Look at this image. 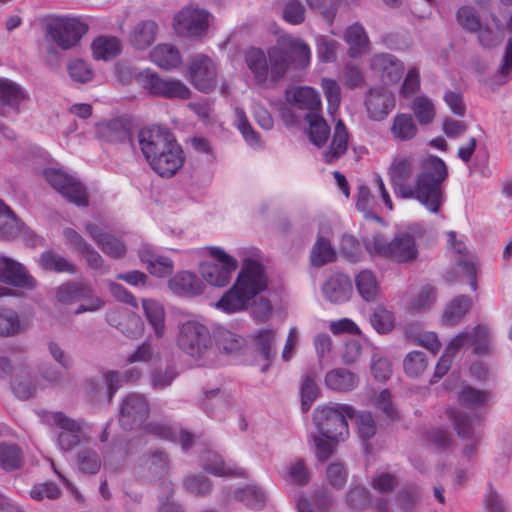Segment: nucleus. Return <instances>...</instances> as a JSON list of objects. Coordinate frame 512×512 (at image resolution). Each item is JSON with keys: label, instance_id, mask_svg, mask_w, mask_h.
Instances as JSON below:
<instances>
[{"label": "nucleus", "instance_id": "obj_54", "mask_svg": "<svg viewBox=\"0 0 512 512\" xmlns=\"http://www.w3.org/2000/svg\"><path fill=\"white\" fill-rule=\"evenodd\" d=\"M83 283L65 282L54 290V299L60 305H71L79 298Z\"/></svg>", "mask_w": 512, "mask_h": 512}, {"label": "nucleus", "instance_id": "obj_22", "mask_svg": "<svg viewBox=\"0 0 512 512\" xmlns=\"http://www.w3.org/2000/svg\"><path fill=\"white\" fill-rule=\"evenodd\" d=\"M447 415L458 436L463 440L480 436L481 423L477 413L468 414L457 408H450L447 410Z\"/></svg>", "mask_w": 512, "mask_h": 512}, {"label": "nucleus", "instance_id": "obj_10", "mask_svg": "<svg viewBox=\"0 0 512 512\" xmlns=\"http://www.w3.org/2000/svg\"><path fill=\"white\" fill-rule=\"evenodd\" d=\"M209 19L208 11L197 5L188 4L174 16L173 26L181 35L202 37L208 31Z\"/></svg>", "mask_w": 512, "mask_h": 512}, {"label": "nucleus", "instance_id": "obj_2", "mask_svg": "<svg viewBox=\"0 0 512 512\" xmlns=\"http://www.w3.org/2000/svg\"><path fill=\"white\" fill-rule=\"evenodd\" d=\"M311 48L301 37L280 35L266 51L250 47L244 52V62L253 82L260 88L270 89L293 68L306 69L311 62Z\"/></svg>", "mask_w": 512, "mask_h": 512}, {"label": "nucleus", "instance_id": "obj_33", "mask_svg": "<svg viewBox=\"0 0 512 512\" xmlns=\"http://www.w3.org/2000/svg\"><path fill=\"white\" fill-rule=\"evenodd\" d=\"M158 33V25L153 20L138 22L130 32L129 42L139 50L148 48L155 41Z\"/></svg>", "mask_w": 512, "mask_h": 512}, {"label": "nucleus", "instance_id": "obj_60", "mask_svg": "<svg viewBox=\"0 0 512 512\" xmlns=\"http://www.w3.org/2000/svg\"><path fill=\"white\" fill-rule=\"evenodd\" d=\"M321 87L328 101V113L330 115H335L341 102L340 87L334 79H323Z\"/></svg>", "mask_w": 512, "mask_h": 512}, {"label": "nucleus", "instance_id": "obj_41", "mask_svg": "<svg viewBox=\"0 0 512 512\" xmlns=\"http://www.w3.org/2000/svg\"><path fill=\"white\" fill-rule=\"evenodd\" d=\"M92 54L94 59L108 61L116 57L120 51V42L116 37L100 36L96 38L92 45Z\"/></svg>", "mask_w": 512, "mask_h": 512}, {"label": "nucleus", "instance_id": "obj_6", "mask_svg": "<svg viewBox=\"0 0 512 512\" xmlns=\"http://www.w3.org/2000/svg\"><path fill=\"white\" fill-rule=\"evenodd\" d=\"M88 25L80 17H52L45 25V41L62 50L76 47Z\"/></svg>", "mask_w": 512, "mask_h": 512}, {"label": "nucleus", "instance_id": "obj_51", "mask_svg": "<svg viewBox=\"0 0 512 512\" xmlns=\"http://www.w3.org/2000/svg\"><path fill=\"white\" fill-rule=\"evenodd\" d=\"M428 366V359L424 352L412 351L408 353L403 360V368L409 377L420 376Z\"/></svg>", "mask_w": 512, "mask_h": 512}, {"label": "nucleus", "instance_id": "obj_16", "mask_svg": "<svg viewBox=\"0 0 512 512\" xmlns=\"http://www.w3.org/2000/svg\"><path fill=\"white\" fill-rule=\"evenodd\" d=\"M365 107L371 120L381 121L394 109L395 99L384 89L372 88L366 92Z\"/></svg>", "mask_w": 512, "mask_h": 512}, {"label": "nucleus", "instance_id": "obj_28", "mask_svg": "<svg viewBox=\"0 0 512 512\" xmlns=\"http://www.w3.org/2000/svg\"><path fill=\"white\" fill-rule=\"evenodd\" d=\"M139 258L146 265L148 272L159 278L169 276L173 269V261L165 256L158 255L148 246H143L138 252Z\"/></svg>", "mask_w": 512, "mask_h": 512}, {"label": "nucleus", "instance_id": "obj_29", "mask_svg": "<svg viewBox=\"0 0 512 512\" xmlns=\"http://www.w3.org/2000/svg\"><path fill=\"white\" fill-rule=\"evenodd\" d=\"M253 347L259 353L266 363L261 367L264 372L269 367L271 358L275 355L276 332L273 329L262 328L251 335Z\"/></svg>", "mask_w": 512, "mask_h": 512}, {"label": "nucleus", "instance_id": "obj_14", "mask_svg": "<svg viewBox=\"0 0 512 512\" xmlns=\"http://www.w3.org/2000/svg\"><path fill=\"white\" fill-rule=\"evenodd\" d=\"M489 332V327L483 324H477L471 332L460 331L450 339L445 352L454 356L463 346L470 343L473 346L474 353L478 355L487 354L490 350L487 340Z\"/></svg>", "mask_w": 512, "mask_h": 512}, {"label": "nucleus", "instance_id": "obj_45", "mask_svg": "<svg viewBox=\"0 0 512 512\" xmlns=\"http://www.w3.org/2000/svg\"><path fill=\"white\" fill-rule=\"evenodd\" d=\"M278 472L287 482L300 486L307 484L310 479L305 463L301 459L289 462L279 469Z\"/></svg>", "mask_w": 512, "mask_h": 512}, {"label": "nucleus", "instance_id": "obj_20", "mask_svg": "<svg viewBox=\"0 0 512 512\" xmlns=\"http://www.w3.org/2000/svg\"><path fill=\"white\" fill-rule=\"evenodd\" d=\"M27 99V93L16 82L0 78V117L18 112L19 106Z\"/></svg>", "mask_w": 512, "mask_h": 512}, {"label": "nucleus", "instance_id": "obj_32", "mask_svg": "<svg viewBox=\"0 0 512 512\" xmlns=\"http://www.w3.org/2000/svg\"><path fill=\"white\" fill-rule=\"evenodd\" d=\"M287 101L300 109L316 112L321 106L319 93L308 86L296 87L287 92Z\"/></svg>", "mask_w": 512, "mask_h": 512}, {"label": "nucleus", "instance_id": "obj_34", "mask_svg": "<svg viewBox=\"0 0 512 512\" xmlns=\"http://www.w3.org/2000/svg\"><path fill=\"white\" fill-rule=\"evenodd\" d=\"M356 289L360 297L373 302L379 299L381 294L380 281L371 270H362L354 278Z\"/></svg>", "mask_w": 512, "mask_h": 512}, {"label": "nucleus", "instance_id": "obj_48", "mask_svg": "<svg viewBox=\"0 0 512 512\" xmlns=\"http://www.w3.org/2000/svg\"><path fill=\"white\" fill-rule=\"evenodd\" d=\"M67 70L70 78L78 83H87L93 80L94 70L91 65L80 58H74L68 61Z\"/></svg>", "mask_w": 512, "mask_h": 512}, {"label": "nucleus", "instance_id": "obj_8", "mask_svg": "<svg viewBox=\"0 0 512 512\" xmlns=\"http://www.w3.org/2000/svg\"><path fill=\"white\" fill-rule=\"evenodd\" d=\"M207 252L215 262L207 261L201 265L202 277L215 287L226 286L238 267V261L221 247H208Z\"/></svg>", "mask_w": 512, "mask_h": 512}, {"label": "nucleus", "instance_id": "obj_62", "mask_svg": "<svg viewBox=\"0 0 512 512\" xmlns=\"http://www.w3.org/2000/svg\"><path fill=\"white\" fill-rule=\"evenodd\" d=\"M317 55L321 62H334L337 58V41L326 36H319L316 40Z\"/></svg>", "mask_w": 512, "mask_h": 512}, {"label": "nucleus", "instance_id": "obj_31", "mask_svg": "<svg viewBox=\"0 0 512 512\" xmlns=\"http://www.w3.org/2000/svg\"><path fill=\"white\" fill-rule=\"evenodd\" d=\"M325 385L336 392H350L359 385V377L345 368H335L325 375Z\"/></svg>", "mask_w": 512, "mask_h": 512}, {"label": "nucleus", "instance_id": "obj_19", "mask_svg": "<svg viewBox=\"0 0 512 512\" xmlns=\"http://www.w3.org/2000/svg\"><path fill=\"white\" fill-rule=\"evenodd\" d=\"M0 278L4 283L16 287L33 289L36 286L35 279L29 275L27 269L8 257L0 258Z\"/></svg>", "mask_w": 512, "mask_h": 512}, {"label": "nucleus", "instance_id": "obj_26", "mask_svg": "<svg viewBox=\"0 0 512 512\" xmlns=\"http://www.w3.org/2000/svg\"><path fill=\"white\" fill-rule=\"evenodd\" d=\"M54 422L62 431L58 434V444L65 451L72 450L80 443L81 425L61 412L54 415Z\"/></svg>", "mask_w": 512, "mask_h": 512}, {"label": "nucleus", "instance_id": "obj_1", "mask_svg": "<svg viewBox=\"0 0 512 512\" xmlns=\"http://www.w3.org/2000/svg\"><path fill=\"white\" fill-rule=\"evenodd\" d=\"M388 176L397 197L414 199L432 214L441 211V184L448 176L442 159L428 156L418 163L411 156L399 155L393 158Z\"/></svg>", "mask_w": 512, "mask_h": 512}, {"label": "nucleus", "instance_id": "obj_56", "mask_svg": "<svg viewBox=\"0 0 512 512\" xmlns=\"http://www.w3.org/2000/svg\"><path fill=\"white\" fill-rule=\"evenodd\" d=\"M436 301V290L431 285L423 286L410 302V310L422 312L430 309Z\"/></svg>", "mask_w": 512, "mask_h": 512}, {"label": "nucleus", "instance_id": "obj_64", "mask_svg": "<svg viewBox=\"0 0 512 512\" xmlns=\"http://www.w3.org/2000/svg\"><path fill=\"white\" fill-rule=\"evenodd\" d=\"M483 509L485 512H506V503L493 486H488L484 493Z\"/></svg>", "mask_w": 512, "mask_h": 512}, {"label": "nucleus", "instance_id": "obj_55", "mask_svg": "<svg viewBox=\"0 0 512 512\" xmlns=\"http://www.w3.org/2000/svg\"><path fill=\"white\" fill-rule=\"evenodd\" d=\"M336 253L330 243L324 238H318L311 251V262L321 267L335 259Z\"/></svg>", "mask_w": 512, "mask_h": 512}, {"label": "nucleus", "instance_id": "obj_44", "mask_svg": "<svg viewBox=\"0 0 512 512\" xmlns=\"http://www.w3.org/2000/svg\"><path fill=\"white\" fill-rule=\"evenodd\" d=\"M22 231L19 223L11 209L0 200V238L12 239Z\"/></svg>", "mask_w": 512, "mask_h": 512}, {"label": "nucleus", "instance_id": "obj_59", "mask_svg": "<svg viewBox=\"0 0 512 512\" xmlns=\"http://www.w3.org/2000/svg\"><path fill=\"white\" fill-rule=\"evenodd\" d=\"M411 109L421 124H428L435 117L434 105L432 101L426 96L416 97L413 101Z\"/></svg>", "mask_w": 512, "mask_h": 512}, {"label": "nucleus", "instance_id": "obj_46", "mask_svg": "<svg viewBox=\"0 0 512 512\" xmlns=\"http://www.w3.org/2000/svg\"><path fill=\"white\" fill-rule=\"evenodd\" d=\"M488 392L473 387H464L458 393V403L462 409L476 410L488 401Z\"/></svg>", "mask_w": 512, "mask_h": 512}, {"label": "nucleus", "instance_id": "obj_3", "mask_svg": "<svg viewBox=\"0 0 512 512\" xmlns=\"http://www.w3.org/2000/svg\"><path fill=\"white\" fill-rule=\"evenodd\" d=\"M267 286L268 279L263 265L254 259H245L234 284L214 306L225 313L245 310L250 301L265 291Z\"/></svg>", "mask_w": 512, "mask_h": 512}, {"label": "nucleus", "instance_id": "obj_11", "mask_svg": "<svg viewBox=\"0 0 512 512\" xmlns=\"http://www.w3.org/2000/svg\"><path fill=\"white\" fill-rule=\"evenodd\" d=\"M186 77L197 90L204 93L212 92L218 83V73L214 62L203 54L196 55L189 61Z\"/></svg>", "mask_w": 512, "mask_h": 512}, {"label": "nucleus", "instance_id": "obj_7", "mask_svg": "<svg viewBox=\"0 0 512 512\" xmlns=\"http://www.w3.org/2000/svg\"><path fill=\"white\" fill-rule=\"evenodd\" d=\"M136 77L138 84L152 95L180 100L191 97L190 88L180 79L161 78L151 70L142 71Z\"/></svg>", "mask_w": 512, "mask_h": 512}, {"label": "nucleus", "instance_id": "obj_9", "mask_svg": "<svg viewBox=\"0 0 512 512\" xmlns=\"http://www.w3.org/2000/svg\"><path fill=\"white\" fill-rule=\"evenodd\" d=\"M43 175L51 187L67 202L78 207L88 206L89 199L86 188L76 177L56 168L45 169Z\"/></svg>", "mask_w": 512, "mask_h": 512}, {"label": "nucleus", "instance_id": "obj_35", "mask_svg": "<svg viewBox=\"0 0 512 512\" xmlns=\"http://www.w3.org/2000/svg\"><path fill=\"white\" fill-rule=\"evenodd\" d=\"M149 56L155 65L164 70L175 69L182 62L179 50L171 44H158L151 50Z\"/></svg>", "mask_w": 512, "mask_h": 512}, {"label": "nucleus", "instance_id": "obj_27", "mask_svg": "<svg viewBox=\"0 0 512 512\" xmlns=\"http://www.w3.org/2000/svg\"><path fill=\"white\" fill-rule=\"evenodd\" d=\"M169 289L179 296H196L204 291V284L193 273L181 271L168 281Z\"/></svg>", "mask_w": 512, "mask_h": 512}, {"label": "nucleus", "instance_id": "obj_24", "mask_svg": "<svg viewBox=\"0 0 512 512\" xmlns=\"http://www.w3.org/2000/svg\"><path fill=\"white\" fill-rule=\"evenodd\" d=\"M418 254L415 239L409 233L397 234L391 240L388 259L397 263H409L417 260Z\"/></svg>", "mask_w": 512, "mask_h": 512}, {"label": "nucleus", "instance_id": "obj_57", "mask_svg": "<svg viewBox=\"0 0 512 512\" xmlns=\"http://www.w3.org/2000/svg\"><path fill=\"white\" fill-rule=\"evenodd\" d=\"M456 19L458 24L467 31L475 32L481 28L480 16L472 6L465 5L459 8Z\"/></svg>", "mask_w": 512, "mask_h": 512}, {"label": "nucleus", "instance_id": "obj_15", "mask_svg": "<svg viewBox=\"0 0 512 512\" xmlns=\"http://www.w3.org/2000/svg\"><path fill=\"white\" fill-rule=\"evenodd\" d=\"M370 67L385 85L398 83L404 72V64L389 53L375 54L370 60Z\"/></svg>", "mask_w": 512, "mask_h": 512}, {"label": "nucleus", "instance_id": "obj_47", "mask_svg": "<svg viewBox=\"0 0 512 512\" xmlns=\"http://www.w3.org/2000/svg\"><path fill=\"white\" fill-rule=\"evenodd\" d=\"M168 459L163 452L156 451L149 454L143 463V469L149 479H156L163 476L168 470Z\"/></svg>", "mask_w": 512, "mask_h": 512}, {"label": "nucleus", "instance_id": "obj_18", "mask_svg": "<svg viewBox=\"0 0 512 512\" xmlns=\"http://www.w3.org/2000/svg\"><path fill=\"white\" fill-rule=\"evenodd\" d=\"M85 231L99 248L109 257L114 259H122L127 254L125 244L112 234L105 232L99 225L87 223Z\"/></svg>", "mask_w": 512, "mask_h": 512}, {"label": "nucleus", "instance_id": "obj_25", "mask_svg": "<svg viewBox=\"0 0 512 512\" xmlns=\"http://www.w3.org/2000/svg\"><path fill=\"white\" fill-rule=\"evenodd\" d=\"M328 301L334 304L347 302L353 293L352 283L344 274L332 275L322 288Z\"/></svg>", "mask_w": 512, "mask_h": 512}, {"label": "nucleus", "instance_id": "obj_50", "mask_svg": "<svg viewBox=\"0 0 512 512\" xmlns=\"http://www.w3.org/2000/svg\"><path fill=\"white\" fill-rule=\"evenodd\" d=\"M204 470L217 476L237 474L235 470L227 467L220 456L212 451L205 452L201 457Z\"/></svg>", "mask_w": 512, "mask_h": 512}, {"label": "nucleus", "instance_id": "obj_21", "mask_svg": "<svg viewBox=\"0 0 512 512\" xmlns=\"http://www.w3.org/2000/svg\"><path fill=\"white\" fill-rule=\"evenodd\" d=\"M184 159L183 151L176 142L154 158L150 166L160 176L171 177L182 167Z\"/></svg>", "mask_w": 512, "mask_h": 512}, {"label": "nucleus", "instance_id": "obj_52", "mask_svg": "<svg viewBox=\"0 0 512 512\" xmlns=\"http://www.w3.org/2000/svg\"><path fill=\"white\" fill-rule=\"evenodd\" d=\"M365 248L371 256H381L389 258L391 240L379 232L372 233L363 239Z\"/></svg>", "mask_w": 512, "mask_h": 512}, {"label": "nucleus", "instance_id": "obj_43", "mask_svg": "<svg viewBox=\"0 0 512 512\" xmlns=\"http://www.w3.org/2000/svg\"><path fill=\"white\" fill-rule=\"evenodd\" d=\"M39 264L44 270L56 273L75 274L77 271L76 266L70 260L53 251L43 252Z\"/></svg>", "mask_w": 512, "mask_h": 512}, {"label": "nucleus", "instance_id": "obj_12", "mask_svg": "<svg viewBox=\"0 0 512 512\" xmlns=\"http://www.w3.org/2000/svg\"><path fill=\"white\" fill-rule=\"evenodd\" d=\"M149 415V404L140 394H130L122 402L119 422L123 429H142Z\"/></svg>", "mask_w": 512, "mask_h": 512}, {"label": "nucleus", "instance_id": "obj_36", "mask_svg": "<svg viewBox=\"0 0 512 512\" xmlns=\"http://www.w3.org/2000/svg\"><path fill=\"white\" fill-rule=\"evenodd\" d=\"M142 308L156 338H162L166 333L165 309L163 305L154 299H143Z\"/></svg>", "mask_w": 512, "mask_h": 512}, {"label": "nucleus", "instance_id": "obj_37", "mask_svg": "<svg viewBox=\"0 0 512 512\" xmlns=\"http://www.w3.org/2000/svg\"><path fill=\"white\" fill-rule=\"evenodd\" d=\"M348 148V132L339 119L335 125L332 141L323 156L326 162L332 163L343 156Z\"/></svg>", "mask_w": 512, "mask_h": 512}, {"label": "nucleus", "instance_id": "obj_30", "mask_svg": "<svg viewBox=\"0 0 512 512\" xmlns=\"http://www.w3.org/2000/svg\"><path fill=\"white\" fill-rule=\"evenodd\" d=\"M108 317L112 325L130 338H138L144 332L142 319L133 312H112Z\"/></svg>", "mask_w": 512, "mask_h": 512}, {"label": "nucleus", "instance_id": "obj_13", "mask_svg": "<svg viewBox=\"0 0 512 512\" xmlns=\"http://www.w3.org/2000/svg\"><path fill=\"white\" fill-rule=\"evenodd\" d=\"M139 147L150 164L154 158L176 143L171 133L159 127H148L138 134Z\"/></svg>", "mask_w": 512, "mask_h": 512}, {"label": "nucleus", "instance_id": "obj_53", "mask_svg": "<svg viewBox=\"0 0 512 512\" xmlns=\"http://www.w3.org/2000/svg\"><path fill=\"white\" fill-rule=\"evenodd\" d=\"M23 462L22 453L14 444H0V466L4 470L18 469Z\"/></svg>", "mask_w": 512, "mask_h": 512}, {"label": "nucleus", "instance_id": "obj_58", "mask_svg": "<svg viewBox=\"0 0 512 512\" xmlns=\"http://www.w3.org/2000/svg\"><path fill=\"white\" fill-rule=\"evenodd\" d=\"M22 330L18 314L10 309L0 310V335L14 336Z\"/></svg>", "mask_w": 512, "mask_h": 512}, {"label": "nucleus", "instance_id": "obj_5", "mask_svg": "<svg viewBox=\"0 0 512 512\" xmlns=\"http://www.w3.org/2000/svg\"><path fill=\"white\" fill-rule=\"evenodd\" d=\"M354 416L353 406L333 403L317 406L313 411L312 420L321 436L335 442H345L350 435L347 418Z\"/></svg>", "mask_w": 512, "mask_h": 512}, {"label": "nucleus", "instance_id": "obj_63", "mask_svg": "<svg viewBox=\"0 0 512 512\" xmlns=\"http://www.w3.org/2000/svg\"><path fill=\"white\" fill-rule=\"evenodd\" d=\"M77 461L81 471L86 473L96 474L101 467L99 455L91 449H84L79 452Z\"/></svg>", "mask_w": 512, "mask_h": 512}, {"label": "nucleus", "instance_id": "obj_39", "mask_svg": "<svg viewBox=\"0 0 512 512\" xmlns=\"http://www.w3.org/2000/svg\"><path fill=\"white\" fill-rule=\"evenodd\" d=\"M472 301L466 296H458L443 310L442 321L448 326L457 325L470 311Z\"/></svg>", "mask_w": 512, "mask_h": 512}, {"label": "nucleus", "instance_id": "obj_4", "mask_svg": "<svg viewBox=\"0 0 512 512\" xmlns=\"http://www.w3.org/2000/svg\"><path fill=\"white\" fill-rule=\"evenodd\" d=\"M175 345L197 365H209L214 360V341L208 326L199 319L179 321L176 326Z\"/></svg>", "mask_w": 512, "mask_h": 512}, {"label": "nucleus", "instance_id": "obj_61", "mask_svg": "<svg viewBox=\"0 0 512 512\" xmlns=\"http://www.w3.org/2000/svg\"><path fill=\"white\" fill-rule=\"evenodd\" d=\"M235 497L250 508H261L265 503L263 492L255 486H247L235 492Z\"/></svg>", "mask_w": 512, "mask_h": 512}, {"label": "nucleus", "instance_id": "obj_40", "mask_svg": "<svg viewBox=\"0 0 512 512\" xmlns=\"http://www.w3.org/2000/svg\"><path fill=\"white\" fill-rule=\"evenodd\" d=\"M417 131V125L409 114H397L392 120L390 132L397 141H409L416 136Z\"/></svg>", "mask_w": 512, "mask_h": 512}, {"label": "nucleus", "instance_id": "obj_38", "mask_svg": "<svg viewBox=\"0 0 512 512\" xmlns=\"http://www.w3.org/2000/svg\"><path fill=\"white\" fill-rule=\"evenodd\" d=\"M305 119L308 123L307 135L310 142L318 147L323 146L329 137L330 127L316 112H308Z\"/></svg>", "mask_w": 512, "mask_h": 512}, {"label": "nucleus", "instance_id": "obj_49", "mask_svg": "<svg viewBox=\"0 0 512 512\" xmlns=\"http://www.w3.org/2000/svg\"><path fill=\"white\" fill-rule=\"evenodd\" d=\"M78 300H80L81 303L74 311L77 315L85 312H95L104 306V301L84 283L82 284Z\"/></svg>", "mask_w": 512, "mask_h": 512}, {"label": "nucleus", "instance_id": "obj_17", "mask_svg": "<svg viewBox=\"0 0 512 512\" xmlns=\"http://www.w3.org/2000/svg\"><path fill=\"white\" fill-rule=\"evenodd\" d=\"M63 235L67 243L85 259L89 268L100 270L105 267L101 254L79 232L65 228Z\"/></svg>", "mask_w": 512, "mask_h": 512}, {"label": "nucleus", "instance_id": "obj_42", "mask_svg": "<svg viewBox=\"0 0 512 512\" xmlns=\"http://www.w3.org/2000/svg\"><path fill=\"white\" fill-rule=\"evenodd\" d=\"M214 338L217 348L226 354H237L245 345L243 337L225 328L218 329Z\"/></svg>", "mask_w": 512, "mask_h": 512}, {"label": "nucleus", "instance_id": "obj_23", "mask_svg": "<svg viewBox=\"0 0 512 512\" xmlns=\"http://www.w3.org/2000/svg\"><path fill=\"white\" fill-rule=\"evenodd\" d=\"M343 38L348 46L347 54L350 58H359L370 53L371 43L365 28L360 23L356 22L348 26Z\"/></svg>", "mask_w": 512, "mask_h": 512}]
</instances>
